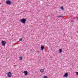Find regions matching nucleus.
Instances as JSON below:
<instances>
[{"label": "nucleus", "mask_w": 78, "mask_h": 78, "mask_svg": "<svg viewBox=\"0 0 78 78\" xmlns=\"http://www.w3.org/2000/svg\"><path fill=\"white\" fill-rule=\"evenodd\" d=\"M1 44L2 46H5V44H6V42L3 41H2L1 42Z\"/></svg>", "instance_id": "obj_4"}, {"label": "nucleus", "mask_w": 78, "mask_h": 78, "mask_svg": "<svg viewBox=\"0 0 78 78\" xmlns=\"http://www.w3.org/2000/svg\"><path fill=\"white\" fill-rule=\"evenodd\" d=\"M26 22V19L25 18L22 19L21 20V22H22V23H25V22Z\"/></svg>", "instance_id": "obj_3"}, {"label": "nucleus", "mask_w": 78, "mask_h": 78, "mask_svg": "<svg viewBox=\"0 0 78 78\" xmlns=\"http://www.w3.org/2000/svg\"><path fill=\"white\" fill-rule=\"evenodd\" d=\"M41 50L42 51V50H44V47L43 46H41Z\"/></svg>", "instance_id": "obj_8"}, {"label": "nucleus", "mask_w": 78, "mask_h": 78, "mask_svg": "<svg viewBox=\"0 0 78 78\" xmlns=\"http://www.w3.org/2000/svg\"><path fill=\"white\" fill-rule=\"evenodd\" d=\"M61 52H62V50H61V49H60L59 50V53H61Z\"/></svg>", "instance_id": "obj_10"}, {"label": "nucleus", "mask_w": 78, "mask_h": 78, "mask_svg": "<svg viewBox=\"0 0 78 78\" xmlns=\"http://www.w3.org/2000/svg\"><path fill=\"white\" fill-rule=\"evenodd\" d=\"M40 72L41 73H44V69H43L42 68H41L40 69Z\"/></svg>", "instance_id": "obj_5"}, {"label": "nucleus", "mask_w": 78, "mask_h": 78, "mask_svg": "<svg viewBox=\"0 0 78 78\" xmlns=\"http://www.w3.org/2000/svg\"><path fill=\"white\" fill-rule=\"evenodd\" d=\"M47 78V76H44L43 77V78Z\"/></svg>", "instance_id": "obj_14"}, {"label": "nucleus", "mask_w": 78, "mask_h": 78, "mask_svg": "<svg viewBox=\"0 0 78 78\" xmlns=\"http://www.w3.org/2000/svg\"><path fill=\"white\" fill-rule=\"evenodd\" d=\"M64 77H67L68 76V74L67 73H66L64 75Z\"/></svg>", "instance_id": "obj_7"}, {"label": "nucleus", "mask_w": 78, "mask_h": 78, "mask_svg": "<svg viewBox=\"0 0 78 78\" xmlns=\"http://www.w3.org/2000/svg\"><path fill=\"white\" fill-rule=\"evenodd\" d=\"M75 73H76V75H78V72H76Z\"/></svg>", "instance_id": "obj_13"}, {"label": "nucleus", "mask_w": 78, "mask_h": 78, "mask_svg": "<svg viewBox=\"0 0 78 78\" xmlns=\"http://www.w3.org/2000/svg\"><path fill=\"white\" fill-rule=\"evenodd\" d=\"M5 3L7 4V5H12V2L10 0H8L6 1Z\"/></svg>", "instance_id": "obj_1"}, {"label": "nucleus", "mask_w": 78, "mask_h": 78, "mask_svg": "<svg viewBox=\"0 0 78 78\" xmlns=\"http://www.w3.org/2000/svg\"><path fill=\"white\" fill-rule=\"evenodd\" d=\"M7 76L9 78L12 76V74H11V72H8L7 74Z\"/></svg>", "instance_id": "obj_2"}, {"label": "nucleus", "mask_w": 78, "mask_h": 78, "mask_svg": "<svg viewBox=\"0 0 78 78\" xmlns=\"http://www.w3.org/2000/svg\"><path fill=\"white\" fill-rule=\"evenodd\" d=\"M22 38L20 39V40H19V41H22Z\"/></svg>", "instance_id": "obj_15"}, {"label": "nucleus", "mask_w": 78, "mask_h": 78, "mask_svg": "<svg viewBox=\"0 0 78 78\" xmlns=\"http://www.w3.org/2000/svg\"><path fill=\"white\" fill-rule=\"evenodd\" d=\"M23 73H24L25 75H27V73H28L27 71H24Z\"/></svg>", "instance_id": "obj_6"}, {"label": "nucleus", "mask_w": 78, "mask_h": 78, "mask_svg": "<svg viewBox=\"0 0 78 78\" xmlns=\"http://www.w3.org/2000/svg\"><path fill=\"white\" fill-rule=\"evenodd\" d=\"M76 19L78 20V17L76 18Z\"/></svg>", "instance_id": "obj_16"}, {"label": "nucleus", "mask_w": 78, "mask_h": 78, "mask_svg": "<svg viewBox=\"0 0 78 78\" xmlns=\"http://www.w3.org/2000/svg\"><path fill=\"white\" fill-rule=\"evenodd\" d=\"M20 60H22V57H20Z\"/></svg>", "instance_id": "obj_12"}, {"label": "nucleus", "mask_w": 78, "mask_h": 78, "mask_svg": "<svg viewBox=\"0 0 78 78\" xmlns=\"http://www.w3.org/2000/svg\"><path fill=\"white\" fill-rule=\"evenodd\" d=\"M61 9L62 10H64V7H63V6L61 7Z\"/></svg>", "instance_id": "obj_9"}, {"label": "nucleus", "mask_w": 78, "mask_h": 78, "mask_svg": "<svg viewBox=\"0 0 78 78\" xmlns=\"http://www.w3.org/2000/svg\"><path fill=\"white\" fill-rule=\"evenodd\" d=\"M58 17L59 18L60 17H63L62 16H58Z\"/></svg>", "instance_id": "obj_11"}]
</instances>
